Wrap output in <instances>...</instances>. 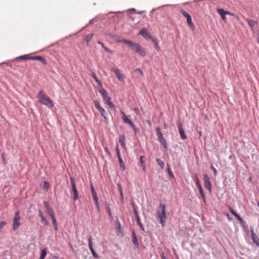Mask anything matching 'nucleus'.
I'll return each mask as SVG.
<instances>
[{"mask_svg":"<svg viewBox=\"0 0 259 259\" xmlns=\"http://www.w3.org/2000/svg\"><path fill=\"white\" fill-rule=\"evenodd\" d=\"M204 185L205 188L211 190V184L209 177L207 175H204Z\"/></svg>","mask_w":259,"mask_h":259,"instance_id":"f8f14e48","label":"nucleus"},{"mask_svg":"<svg viewBox=\"0 0 259 259\" xmlns=\"http://www.w3.org/2000/svg\"><path fill=\"white\" fill-rule=\"evenodd\" d=\"M41 219V222L42 224H43L45 226H48L49 223L47 219L45 218V217L43 215L40 217Z\"/></svg>","mask_w":259,"mask_h":259,"instance_id":"7c9ffc66","label":"nucleus"},{"mask_svg":"<svg viewBox=\"0 0 259 259\" xmlns=\"http://www.w3.org/2000/svg\"><path fill=\"white\" fill-rule=\"evenodd\" d=\"M94 104L97 109L100 112L101 115L104 117V118L106 121L107 120V113L105 109L101 106L99 102L97 100L94 101Z\"/></svg>","mask_w":259,"mask_h":259,"instance_id":"0eeeda50","label":"nucleus"},{"mask_svg":"<svg viewBox=\"0 0 259 259\" xmlns=\"http://www.w3.org/2000/svg\"><path fill=\"white\" fill-rule=\"evenodd\" d=\"M104 49H105V51L109 53H112V51L109 50V49H108L107 48L105 47L104 48Z\"/></svg>","mask_w":259,"mask_h":259,"instance_id":"8fccbe9b","label":"nucleus"},{"mask_svg":"<svg viewBox=\"0 0 259 259\" xmlns=\"http://www.w3.org/2000/svg\"><path fill=\"white\" fill-rule=\"evenodd\" d=\"M217 12L221 15L222 20L226 21V14L231 15V13L228 11H224L223 9H218Z\"/></svg>","mask_w":259,"mask_h":259,"instance_id":"ddd939ff","label":"nucleus"},{"mask_svg":"<svg viewBox=\"0 0 259 259\" xmlns=\"http://www.w3.org/2000/svg\"><path fill=\"white\" fill-rule=\"evenodd\" d=\"M51 220H52V224H53L54 230L55 231H57L58 230V226H57V221H56V220L55 219V217L53 218H52Z\"/></svg>","mask_w":259,"mask_h":259,"instance_id":"c85d7f7f","label":"nucleus"},{"mask_svg":"<svg viewBox=\"0 0 259 259\" xmlns=\"http://www.w3.org/2000/svg\"><path fill=\"white\" fill-rule=\"evenodd\" d=\"M180 12L186 18L189 26L191 28L192 30H194L195 29V25L192 22L190 15L185 12L184 10H181Z\"/></svg>","mask_w":259,"mask_h":259,"instance_id":"423d86ee","label":"nucleus"},{"mask_svg":"<svg viewBox=\"0 0 259 259\" xmlns=\"http://www.w3.org/2000/svg\"><path fill=\"white\" fill-rule=\"evenodd\" d=\"M163 126L166 129L168 128V125L166 123H164Z\"/></svg>","mask_w":259,"mask_h":259,"instance_id":"4d7b16f0","label":"nucleus"},{"mask_svg":"<svg viewBox=\"0 0 259 259\" xmlns=\"http://www.w3.org/2000/svg\"><path fill=\"white\" fill-rule=\"evenodd\" d=\"M141 167H142V169L144 171H146V166L145 164L141 165Z\"/></svg>","mask_w":259,"mask_h":259,"instance_id":"864d4df0","label":"nucleus"},{"mask_svg":"<svg viewBox=\"0 0 259 259\" xmlns=\"http://www.w3.org/2000/svg\"><path fill=\"white\" fill-rule=\"evenodd\" d=\"M122 118L125 123H128L130 126H134V123L126 116L123 111H121Z\"/></svg>","mask_w":259,"mask_h":259,"instance_id":"4468645a","label":"nucleus"},{"mask_svg":"<svg viewBox=\"0 0 259 259\" xmlns=\"http://www.w3.org/2000/svg\"><path fill=\"white\" fill-rule=\"evenodd\" d=\"M92 76L95 79V81L98 83V84L99 86L101 87L102 85V82L98 79V77L94 73L92 74Z\"/></svg>","mask_w":259,"mask_h":259,"instance_id":"cd10ccee","label":"nucleus"},{"mask_svg":"<svg viewBox=\"0 0 259 259\" xmlns=\"http://www.w3.org/2000/svg\"><path fill=\"white\" fill-rule=\"evenodd\" d=\"M16 59L18 60H32V56H31L29 54H27L18 57Z\"/></svg>","mask_w":259,"mask_h":259,"instance_id":"aec40b11","label":"nucleus"},{"mask_svg":"<svg viewBox=\"0 0 259 259\" xmlns=\"http://www.w3.org/2000/svg\"><path fill=\"white\" fill-rule=\"evenodd\" d=\"M6 222L2 221L0 222V232L2 231L3 228L6 225Z\"/></svg>","mask_w":259,"mask_h":259,"instance_id":"ea45409f","label":"nucleus"},{"mask_svg":"<svg viewBox=\"0 0 259 259\" xmlns=\"http://www.w3.org/2000/svg\"><path fill=\"white\" fill-rule=\"evenodd\" d=\"M37 98L39 102L43 105L47 106L51 108L54 106L51 99L47 96L42 91H39L37 95Z\"/></svg>","mask_w":259,"mask_h":259,"instance_id":"f03ea898","label":"nucleus"},{"mask_svg":"<svg viewBox=\"0 0 259 259\" xmlns=\"http://www.w3.org/2000/svg\"><path fill=\"white\" fill-rule=\"evenodd\" d=\"M42 187L44 189H46L47 190L50 187L49 183L47 181L44 182Z\"/></svg>","mask_w":259,"mask_h":259,"instance_id":"4c0bfd02","label":"nucleus"},{"mask_svg":"<svg viewBox=\"0 0 259 259\" xmlns=\"http://www.w3.org/2000/svg\"><path fill=\"white\" fill-rule=\"evenodd\" d=\"M117 187H118V191L120 192V194L121 195V197L122 199H123V192H122V186H121V185L120 184H118L117 185Z\"/></svg>","mask_w":259,"mask_h":259,"instance_id":"72a5a7b5","label":"nucleus"},{"mask_svg":"<svg viewBox=\"0 0 259 259\" xmlns=\"http://www.w3.org/2000/svg\"><path fill=\"white\" fill-rule=\"evenodd\" d=\"M211 168L213 170L214 175L216 176L217 175V173H218L216 168H214L213 165H211Z\"/></svg>","mask_w":259,"mask_h":259,"instance_id":"c03bdc74","label":"nucleus"},{"mask_svg":"<svg viewBox=\"0 0 259 259\" xmlns=\"http://www.w3.org/2000/svg\"><path fill=\"white\" fill-rule=\"evenodd\" d=\"M111 70L113 71L116 74V77L120 81H124V76L120 72V70L117 68H112Z\"/></svg>","mask_w":259,"mask_h":259,"instance_id":"9b49d317","label":"nucleus"},{"mask_svg":"<svg viewBox=\"0 0 259 259\" xmlns=\"http://www.w3.org/2000/svg\"><path fill=\"white\" fill-rule=\"evenodd\" d=\"M98 44L100 45L103 48H105V46L103 42L100 41H98Z\"/></svg>","mask_w":259,"mask_h":259,"instance_id":"3c124183","label":"nucleus"},{"mask_svg":"<svg viewBox=\"0 0 259 259\" xmlns=\"http://www.w3.org/2000/svg\"><path fill=\"white\" fill-rule=\"evenodd\" d=\"M134 213L135 215H136V220L137 222V224L142 227V223H141L140 217H139L136 210H135Z\"/></svg>","mask_w":259,"mask_h":259,"instance_id":"bb28decb","label":"nucleus"},{"mask_svg":"<svg viewBox=\"0 0 259 259\" xmlns=\"http://www.w3.org/2000/svg\"><path fill=\"white\" fill-rule=\"evenodd\" d=\"M167 171H168V173L169 176L173 178L174 177V176L172 172H171L169 167L168 168Z\"/></svg>","mask_w":259,"mask_h":259,"instance_id":"37998d69","label":"nucleus"},{"mask_svg":"<svg viewBox=\"0 0 259 259\" xmlns=\"http://www.w3.org/2000/svg\"><path fill=\"white\" fill-rule=\"evenodd\" d=\"M156 161L158 163V164L160 166L161 169H163L164 166V163L163 161L161 160L159 158L156 159Z\"/></svg>","mask_w":259,"mask_h":259,"instance_id":"2f4dec72","label":"nucleus"},{"mask_svg":"<svg viewBox=\"0 0 259 259\" xmlns=\"http://www.w3.org/2000/svg\"><path fill=\"white\" fill-rule=\"evenodd\" d=\"M119 142L121 143L122 147H125V137L124 135H120L119 137Z\"/></svg>","mask_w":259,"mask_h":259,"instance_id":"a878e982","label":"nucleus"},{"mask_svg":"<svg viewBox=\"0 0 259 259\" xmlns=\"http://www.w3.org/2000/svg\"><path fill=\"white\" fill-rule=\"evenodd\" d=\"M91 192H92V194H94V193H96L95 190L94 189V187L92 184H91Z\"/></svg>","mask_w":259,"mask_h":259,"instance_id":"de8ad7c7","label":"nucleus"},{"mask_svg":"<svg viewBox=\"0 0 259 259\" xmlns=\"http://www.w3.org/2000/svg\"><path fill=\"white\" fill-rule=\"evenodd\" d=\"M246 21L248 22V25L252 30L253 29L254 27L256 24V22L249 19H246Z\"/></svg>","mask_w":259,"mask_h":259,"instance_id":"412c9836","label":"nucleus"},{"mask_svg":"<svg viewBox=\"0 0 259 259\" xmlns=\"http://www.w3.org/2000/svg\"><path fill=\"white\" fill-rule=\"evenodd\" d=\"M122 42L128 45L131 49L139 54L140 56L145 57L146 55V52L139 44L126 39L123 40Z\"/></svg>","mask_w":259,"mask_h":259,"instance_id":"f257e3e1","label":"nucleus"},{"mask_svg":"<svg viewBox=\"0 0 259 259\" xmlns=\"http://www.w3.org/2000/svg\"><path fill=\"white\" fill-rule=\"evenodd\" d=\"M44 205L46 208V209H48V208H50V206H49V204L48 203V202L47 201H44Z\"/></svg>","mask_w":259,"mask_h":259,"instance_id":"a18cd8bd","label":"nucleus"},{"mask_svg":"<svg viewBox=\"0 0 259 259\" xmlns=\"http://www.w3.org/2000/svg\"><path fill=\"white\" fill-rule=\"evenodd\" d=\"M46 210H47L48 213L49 214V215H50V217H51V219L55 218L54 211L52 208H51V207L48 208Z\"/></svg>","mask_w":259,"mask_h":259,"instance_id":"393cba45","label":"nucleus"},{"mask_svg":"<svg viewBox=\"0 0 259 259\" xmlns=\"http://www.w3.org/2000/svg\"><path fill=\"white\" fill-rule=\"evenodd\" d=\"M32 60H38L41 62L44 65H46L47 62L46 60L42 57L39 56H32Z\"/></svg>","mask_w":259,"mask_h":259,"instance_id":"f3484780","label":"nucleus"},{"mask_svg":"<svg viewBox=\"0 0 259 259\" xmlns=\"http://www.w3.org/2000/svg\"><path fill=\"white\" fill-rule=\"evenodd\" d=\"M132 242L136 246H139L138 239L136 237V233L134 232H133L132 234Z\"/></svg>","mask_w":259,"mask_h":259,"instance_id":"4be33fe9","label":"nucleus"},{"mask_svg":"<svg viewBox=\"0 0 259 259\" xmlns=\"http://www.w3.org/2000/svg\"><path fill=\"white\" fill-rule=\"evenodd\" d=\"M133 128V130H134L135 132H137V128L136 127V126H135V125L134 124V126H131Z\"/></svg>","mask_w":259,"mask_h":259,"instance_id":"603ef678","label":"nucleus"},{"mask_svg":"<svg viewBox=\"0 0 259 259\" xmlns=\"http://www.w3.org/2000/svg\"><path fill=\"white\" fill-rule=\"evenodd\" d=\"M116 151L117 156V157H118V160L119 162V165H120V168L122 170H124L125 168V165H124L123 161L122 160V158L121 157L120 151H119V146H118V144H117L116 146Z\"/></svg>","mask_w":259,"mask_h":259,"instance_id":"1a4fd4ad","label":"nucleus"},{"mask_svg":"<svg viewBox=\"0 0 259 259\" xmlns=\"http://www.w3.org/2000/svg\"><path fill=\"white\" fill-rule=\"evenodd\" d=\"M161 257H162V259H166L163 253L162 254Z\"/></svg>","mask_w":259,"mask_h":259,"instance_id":"052dcab7","label":"nucleus"},{"mask_svg":"<svg viewBox=\"0 0 259 259\" xmlns=\"http://www.w3.org/2000/svg\"><path fill=\"white\" fill-rule=\"evenodd\" d=\"M257 205L259 207V202L257 203Z\"/></svg>","mask_w":259,"mask_h":259,"instance_id":"0e129e2a","label":"nucleus"},{"mask_svg":"<svg viewBox=\"0 0 259 259\" xmlns=\"http://www.w3.org/2000/svg\"><path fill=\"white\" fill-rule=\"evenodd\" d=\"M70 181L72 185V193H73V199L75 201L77 200L78 198V191L76 189L75 183V180L74 178L70 177Z\"/></svg>","mask_w":259,"mask_h":259,"instance_id":"6e6552de","label":"nucleus"},{"mask_svg":"<svg viewBox=\"0 0 259 259\" xmlns=\"http://www.w3.org/2000/svg\"><path fill=\"white\" fill-rule=\"evenodd\" d=\"M199 135H200V136H201V132H199Z\"/></svg>","mask_w":259,"mask_h":259,"instance_id":"e2e57ef3","label":"nucleus"},{"mask_svg":"<svg viewBox=\"0 0 259 259\" xmlns=\"http://www.w3.org/2000/svg\"><path fill=\"white\" fill-rule=\"evenodd\" d=\"M134 110L135 111V112L137 113V114H139V109L138 108H135Z\"/></svg>","mask_w":259,"mask_h":259,"instance_id":"6e6d98bb","label":"nucleus"},{"mask_svg":"<svg viewBox=\"0 0 259 259\" xmlns=\"http://www.w3.org/2000/svg\"><path fill=\"white\" fill-rule=\"evenodd\" d=\"M103 99L105 104L108 105L110 108H112L114 107V104L111 102V99L108 95L104 97Z\"/></svg>","mask_w":259,"mask_h":259,"instance_id":"dca6fc26","label":"nucleus"},{"mask_svg":"<svg viewBox=\"0 0 259 259\" xmlns=\"http://www.w3.org/2000/svg\"><path fill=\"white\" fill-rule=\"evenodd\" d=\"M228 208L229 211L237 219V220L239 221L240 223H243V220H242V219L237 213H236V212L233 209V208L231 206H228Z\"/></svg>","mask_w":259,"mask_h":259,"instance_id":"2eb2a0df","label":"nucleus"},{"mask_svg":"<svg viewBox=\"0 0 259 259\" xmlns=\"http://www.w3.org/2000/svg\"><path fill=\"white\" fill-rule=\"evenodd\" d=\"M159 208L161 209V211L159 210L157 211V216L160 220V223L162 226H164L165 223V220L166 219L165 205L164 204H161L159 205Z\"/></svg>","mask_w":259,"mask_h":259,"instance_id":"7ed1b4c3","label":"nucleus"},{"mask_svg":"<svg viewBox=\"0 0 259 259\" xmlns=\"http://www.w3.org/2000/svg\"><path fill=\"white\" fill-rule=\"evenodd\" d=\"M178 128H179V131L181 130H183V128L182 127V125L180 121H178Z\"/></svg>","mask_w":259,"mask_h":259,"instance_id":"09e8293b","label":"nucleus"},{"mask_svg":"<svg viewBox=\"0 0 259 259\" xmlns=\"http://www.w3.org/2000/svg\"><path fill=\"white\" fill-rule=\"evenodd\" d=\"M20 212L17 211L15 213L14 217L13 220V230H17L21 225Z\"/></svg>","mask_w":259,"mask_h":259,"instance_id":"20e7f679","label":"nucleus"},{"mask_svg":"<svg viewBox=\"0 0 259 259\" xmlns=\"http://www.w3.org/2000/svg\"><path fill=\"white\" fill-rule=\"evenodd\" d=\"M195 179H196V185L197 186V187H199V186H201V185L200 184V182L199 181V180H198L197 176H195Z\"/></svg>","mask_w":259,"mask_h":259,"instance_id":"79ce46f5","label":"nucleus"},{"mask_svg":"<svg viewBox=\"0 0 259 259\" xmlns=\"http://www.w3.org/2000/svg\"><path fill=\"white\" fill-rule=\"evenodd\" d=\"M130 11L131 12H136V10L135 9H130Z\"/></svg>","mask_w":259,"mask_h":259,"instance_id":"13d9d810","label":"nucleus"},{"mask_svg":"<svg viewBox=\"0 0 259 259\" xmlns=\"http://www.w3.org/2000/svg\"><path fill=\"white\" fill-rule=\"evenodd\" d=\"M89 246L90 249L93 247V242H92V238L91 237H90L89 238Z\"/></svg>","mask_w":259,"mask_h":259,"instance_id":"a19ab883","label":"nucleus"},{"mask_svg":"<svg viewBox=\"0 0 259 259\" xmlns=\"http://www.w3.org/2000/svg\"><path fill=\"white\" fill-rule=\"evenodd\" d=\"M100 93L102 95L103 97L108 95L106 91L104 89L102 88L99 90Z\"/></svg>","mask_w":259,"mask_h":259,"instance_id":"c9c22d12","label":"nucleus"},{"mask_svg":"<svg viewBox=\"0 0 259 259\" xmlns=\"http://www.w3.org/2000/svg\"><path fill=\"white\" fill-rule=\"evenodd\" d=\"M105 151H106L107 153H109V150H108V149L107 147H105Z\"/></svg>","mask_w":259,"mask_h":259,"instance_id":"bf43d9fd","label":"nucleus"},{"mask_svg":"<svg viewBox=\"0 0 259 259\" xmlns=\"http://www.w3.org/2000/svg\"><path fill=\"white\" fill-rule=\"evenodd\" d=\"M145 157L144 156H141L140 157V163L141 165L145 164V162L144 159Z\"/></svg>","mask_w":259,"mask_h":259,"instance_id":"58836bf2","label":"nucleus"},{"mask_svg":"<svg viewBox=\"0 0 259 259\" xmlns=\"http://www.w3.org/2000/svg\"><path fill=\"white\" fill-rule=\"evenodd\" d=\"M198 189H199L200 194L202 198H203V201L204 202H205V201H206L205 196L204 193V191H203L202 186H201L198 187Z\"/></svg>","mask_w":259,"mask_h":259,"instance_id":"b1692460","label":"nucleus"},{"mask_svg":"<svg viewBox=\"0 0 259 259\" xmlns=\"http://www.w3.org/2000/svg\"><path fill=\"white\" fill-rule=\"evenodd\" d=\"M251 237L253 243L259 246V237L254 233L253 229L251 230Z\"/></svg>","mask_w":259,"mask_h":259,"instance_id":"a211bd4d","label":"nucleus"},{"mask_svg":"<svg viewBox=\"0 0 259 259\" xmlns=\"http://www.w3.org/2000/svg\"><path fill=\"white\" fill-rule=\"evenodd\" d=\"M38 215H39V217L42 216V215H43L42 211H41V210L40 209L38 210Z\"/></svg>","mask_w":259,"mask_h":259,"instance_id":"5fc2aeb1","label":"nucleus"},{"mask_svg":"<svg viewBox=\"0 0 259 259\" xmlns=\"http://www.w3.org/2000/svg\"><path fill=\"white\" fill-rule=\"evenodd\" d=\"M108 213H109V214L110 215H111V210H110V209H109V210H108Z\"/></svg>","mask_w":259,"mask_h":259,"instance_id":"680f3d73","label":"nucleus"},{"mask_svg":"<svg viewBox=\"0 0 259 259\" xmlns=\"http://www.w3.org/2000/svg\"><path fill=\"white\" fill-rule=\"evenodd\" d=\"M179 132H180V134L181 136V138L183 139V140H185L187 139V136L186 135H185V132H184V130H181L179 131Z\"/></svg>","mask_w":259,"mask_h":259,"instance_id":"f704fd0d","label":"nucleus"},{"mask_svg":"<svg viewBox=\"0 0 259 259\" xmlns=\"http://www.w3.org/2000/svg\"><path fill=\"white\" fill-rule=\"evenodd\" d=\"M47 255V249L46 248L42 249L41 251L39 259H44Z\"/></svg>","mask_w":259,"mask_h":259,"instance_id":"c756f323","label":"nucleus"},{"mask_svg":"<svg viewBox=\"0 0 259 259\" xmlns=\"http://www.w3.org/2000/svg\"><path fill=\"white\" fill-rule=\"evenodd\" d=\"M151 40L153 42V43L154 44V46H155V49L158 51H160V47L158 45V40L157 39H156L154 37H152L151 38Z\"/></svg>","mask_w":259,"mask_h":259,"instance_id":"5701e85b","label":"nucleus"},{"mask_svg":"<svg viewBox=\"0 0 259 259\" xmlns=\"http://www.w3.org/2000/svg\"><path fill=\"white\" fill-rule=\"evenodd\" d=\"M136 72H137L138 73H139L140 74H141V75H143V72L142 71V70L140 69V68H137L135 70Z\"/></svg>","mask_w":259,"mask_h":259,"instance_id":"49530a36","label":"nucleus"},{"mask_svg":"<svg viewBox=\"0 0 259 259\" xmlns=\"http://www.w3.org/2000/svg\"><path fill=\"white\" fill-rule=\"evenodd\" d=\"M94 34L93 33H90L85 36L84 40L87 42V46H89L90 41L92 40Z\"/></svg>","mask_w":259,"mask_h":259,"instance_id":"6ab92c4d","label":"nucleus"},{"mask_svg":"<svg viewBox=\"0 0 259 259\" xmlns=\"http://www.w3.org/2000/svg\"><path fill=\"white\" fill-rule=\"evenodd\" d=\"M139 34L142 35L143 37L146 39H150L153 37L147 29L144 28L141 29V30L139 32Z\"/></svg>","mask_w":259,"mask_h":259,"instance_id":"9d476101","label":"nucleus"},{"mask_svg":"<svg viewBox=\"0 0 259 259\" xmlns=\"http://www.w3.org/2000/svg\"><path fill=\"white\" fill-rule=\"evenodd\" d=\"M93 254V255L94 256V257L96 258H99V255L98 254L95 252L94 248H90V249Z\"/></svg>","mask_w":259,"mask_h":259,"instance_id":"e433bc0d","label":"nucleus"},{"mask_svg":"<svg viewBox=\"0 0 259 259\" xmlns=\"http://www.w3.org/2000/svg\"><path fill=\"white\" fill-rule=\"evenodd\" d=\"M92 195H93V199L95 201L96 206H97V207H99V203H98V198L97 194L94 193V194H93Z\"/></svg>","mask_w":259,"mask_h":259,"instance_id":"473e14b6","label":"nucleus"},{"mask_svg":"<svg viewBox=\"0 0 259 259\" xmlns=\"http://www.w3.org/2000/svg\"><path fill=\"white\" fill-rule=\"evenodd\" d=\"M157 136L158 138L160 144L164 147V148H167V143L164 137H163L162 134L161 132L160 128L159 127H157L156 129Z\"/></svg>","mask_w":259,"mask_h":259,"instance_id":"39448f33","label":"nucleus"}]
</instances>
